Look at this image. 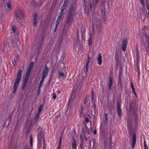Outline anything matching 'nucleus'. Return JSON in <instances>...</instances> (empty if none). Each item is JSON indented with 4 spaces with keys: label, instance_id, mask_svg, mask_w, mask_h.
<instances>
[{
    "label": "nucleus",
    "instance_id": "5",
    "mask_svg": "<svg viewBox=\"0 0 149 149\" xmlns=\"http://www.w3.org/2000/svg\"><path fill=\"white\" fill-rule=\"evenodd\" d=\"M95 2L94 1H90L89 2V8L88 9L89 12H91L92 8L93 9H95L96 6V5L100 1V0H94Z\"/></svg>",
    "mask_w": 149,
    "mask_h": 149
},
{
    "label": "nucleus",
    "instance_id": "32",
    "mask_svg": "<svg viewBox=\"0 0 149 149\" xmlns=\"http://www.w3.org/2000/svg\"><path fill=\"white\" fill-rule=\"evenodd\" d=\"M95 21L96 22H98V21H99L98 20V19L97 18V17L95 16L94 18H93V21Z\"/></svg>",
    "mask_w": 149,
    "mask_h": 149
},
{
    "label": "nucleus",
    "instance_id": "52",
    "mask_svg": "<svg viewBox=\"0 0 149 149\" xmlns=\"http://www.w3.org/2000/svg\"><path fill=\"white\" fill-rule=\"evenodd\" d=\"M140 2L143 5H144V0H140Z\"/></svg>",
    "mask_w": 149,
    "mask_h": 149
},
{
    "label": "nucleus",
    "instance_id": "16",
    "mask_svg": "<svg viewBox=\"0 0 149 149\" xmlns=\"http://www.w3.org/2000/svg\"><path fill=\"white\" fill-rule=\"evenodd\" d=\"M73 142L72 143V149H77V143L75 140L73 138Z\"/></svg>",
    "mask_w": 149,
    "mask_h": 149
},
{
    "label": "nucleus",
    "instance_id": "10",
    "mask_svg": "<svg viewBox=\"0 0 149 149\" xmlns=\"http://www.w3.org/2000/svg\"><path fill=\"white\" fill-rule=\"evenodd\" d=\"M93 25H95L97 30H100L102 26V23L100 21L98 22L93 21Z\"/></svg>",
    "mask_w": 149,
    "mask_h": 149
},
{
    "label": "nucleus",
    "instance_id": "56",
    "mask_svg": "<svg viewBox=\"0 0 149 149\" xmlns=\"http://www.w3.org/2000/svg\"><path fill=\"white\" fill-rule=\"evenodd\" d=\"M58 26H56V24L55 27V28L54 30V32H56V30L57 29V28L58 27Z\"/></svg>",
    "mask_w": 149,
    "mask_h": 149
},
{
    "label": "nucleus",
    "instance_id": "4",
    "mask_svg": "<svg viewBox=\"0 0 149 149\" xmlns=\"http://www.w3.org/2000/svg\"><path fill=\"white\" fill-rule=\"evenodd\" d=\"M74 17V15L68 14L65 25V28L66 29H68L70 27L72 22L73 21Z\"/></svg>",
    "mask_w": 149,
    "mask_h": 149
},
{
    "label": "nucleus",
    "instance_id": "38",
    "mask_svg": "<svg viewBox=\"0 0 149 149\" xmlns=\"http://www.w3.org/2000/svg\"><path fill=\"white\" fill-rule=\"evenodd\" d=\"M136 56L137 58V63L139 62V54L137 52L136 53Z\"/></svg>",
    "mask_w": 149,
    "mask_h": 149
},
{
    "label": "nucleus",
    "instance_id": "12",
    "mask_svg": "<svg viewBox=\"0 0 149 149\" xmlns=\"http://www.w3.org/2000/svg\"><path fill=\"white\" fill-rule=\"evenodd\" d=\"M136 143V135L135 134H134L132 137V148L133 149L134 148Z\"/></svg>",
    "mask_w": 149,
    "mask_h": 149
},
{
    "label": "nucleus",
    "instance_id": "29",
    "mask_svg": "<svg viewBox=\"0 0 149 149\" xmlns=\"http://www.w3.org/2000/svg\"><path fill=\"white\" fill-rule=\"evenodd\" d=\"M61 19V18H60L59 17H58V18H57V21H56V26H58V25Z\"/></svg>",
    "mask_w": 149,
    "mask_h": 149
},
{
    "label": "nucleus",
    "instance_id": "60",
    "mask_svg": "<svg viewBox=\"0 0 149 149\" xmlns=\"http://www.w3.org/2000/svg\"><path fill=\"white\" fill-rule=\"evenodd\" d=\"M130 85H131V86H134V85H133V83H132V82H131V84H130Z\"/></svg>",
    "mask_w": 149,
    "mask_h": 149
},
{
    "label": "nucleus",
    "instance_id": "62",
    "mask_svg": "<svg viewBox=\"0 0 149 149\" xmlns=\"http://www.w3.org/2000/svg\"><path fill=\"white\" fill-rule=\"evenodd\" d=\"M43 39H42V41H41V43H40V45H41L42 44V41H43Z\"/></svg>",
    "mask_w": 149,
    "mask_h": 149
},
{
    "label": "nucleus",
    "instance_id": "34",
    "mask_svg": "<svg viewBox=\"0 0 149 149\" xmlns=\"http://www.w3.org/2000/svg\"><path fill=\"white\" fill-rule=\"evenodd\" d=\"M62 137L61 136L60 137V139L59 141V149L60 148H61V142L62 141Z\"/></svg>",
    "mask_w": 149,
    "mask_h": 149
},
{
    "label": "nucleus",
    "instance_id": "40",
    "mask_svg": "<svg viewBox=\"0 0 149 149\" xmlns=\"http://www.w3.org/2000/svg\"><path fill=\"white\" fill-rule=\"evenodd\" d=\"M40 88H38V89L37 92V95L38 96L39 95L40 93Z\"/></svg>",
    "mask_w": 149,
    "mask_h": 149
},
{
    "label": "nucleus",
    "instance_id": "61",
    "mask_svg": "<svg viewBox=\"0 0 149 149\" xmlns=\"http://www.w3.org/2000/svg\"><path fill=\"white\" fill-rule=\"evenodd\" d=\"M145 148V149H148V147H144Z\"/></svg>",
    "mask_w": 149,
    "mask_h": 149
},
{
    "label": "nucleus",
    "instance_id": "6",
    "mask_svg": "<svg viewBox=\"0 0 149 149\" xmlns=\"http://www.w3.org/2000/svg\"><path fill=\"white\" fill-rule=\"evenodd\" d=\"M15 36V38H12L11 39V43L13 45L14 47H17L19 45L20 43L19 42L17 36Z\"/></svg>",
    "mask_w": 149,
    "mask_h": 149
},
{
    "label": "nucleus",
    "instance_id": "49",
    "mask_svg": "<svg viewBox=\"0 0 149 149\" xmlns=\"http://www.w3.org/2000/svg\"><path fill=\"white\" fill-rule=\"evenodd\" d=\"M33 24L34 26H36L37 24V20L33 21Z\"/></svg>",
    "mask_w": 149,
    "mask_h": 149
},
{
    "label": "nucleus",
    "instance_id": "3",
    "mask_svg": "<svg viewBox=\"0 0 149 149\" xmlns=\"http://www.w3.org/2000/svg\"><path fill=\"white\" fill-rule=\"evenodd\" d=\"M22 75V71L20 69L19 70V71L17 74V76L15 79V82L13 86V93H15L18 87L19 83V82L20 80L21 79Z\"/></svg>",
    "mask_w": 149,
    "mask_h": 149
},
{
    "label": "nucleus",
    "instance_id": "57",
    "mask_svg": "<svg viewBox=\"0 0 149 149\" xmlns=\"http://www.w3.org/2000/svg\"><path fill=\"white\" fill-rule=\"evenodd\" d=\"M93 133L94 134H95L96 133V130H94L93 131Z\"/></svg>",
    "mask_w": 149,
    "mask_h": 149
},
{
    "label": "nucleus",
    "instance_id": "15",
    "mask_svg": "<svg viewBox=\"0 0 149 149\" xmlns=\"http://www.w3.org/2000/svg\"><path fill=\"white\" fill-rule=\"evenodd\" d=\"M103 122L104 123V124L106 125L107 124L108 121V114L107 113L105 114L103 118Z\"/></svg>",
    "mask_w": 149,
    "mask_h": 149
},
{
    "label": "nucleus",
    "instance_id": "37",
    "mask_svg": "<svg viewBox=\"0 0 149 149\" xmlns=\"http://www.w3.org/2000/svg\"><path fill=\"white\" fill-rule=\"evenodd\" d=\"M80 91V87L79 86H77V89L76 91V92L77 93H79Z\"/></svg>",
    "mask_w": 149,
    "mask_h": 149
},
{
    "label": "nucleus",
    "instance_id": "2",
    "mask_svg": "<svg viewBox=\"0 0 149 149\" xmlns=\"http://www.w3.org/2000/svg\"><path fill=\"white\" fill-rule=\"evenodd\" d=\"M38 146L39 147H41L42 145V141H43L44 148H45V144L44 140V135L43 132L39 129L38 130Z\"/></svg>",
    "mask_w": 149,
    "mask_h": 149
},
{
    "label": "nucleus",
    "instance_id": "35",
    "mask_svg": "<svg viewBox=\"0 0 149 149\" xmlns=\"http://www.w3.org/2000/svg\"><path fill=\"white\" fill-rule=\"evenodd\" d=\"M146 4H147V8L148 10V17H149V4L148 3L147 1H146Z\"/></svg>",
    "mask_w": 149,
    "mask_h": 149
},
{
    "label": "nucleus",
    "instance_id": "48",
    "mask_svg": "<svg viewBox=\"0 0 149 149\" xmlns=\"http://www.w3.org/2000/svg\"><path fill=\"white\" fill-rule=\"evenodd\" d=\"M147 28V27H146V26H143L142 29V30L143 31H144Z\"/></svg>",
    "mask_w": 149,
    "mask_h": 149
},
{
    "label": "nucleus",
    "instance_id": "9",
    "mask_svg": "<svg viewBox=\"0 0 149 149\" xmlns=\"http://www.w3.org/2000/svg\"><path fill=\"white\" fill-rule=\"evenodd\" d=\"M49 69V68L47 67V65H46L45 66V68L43 71L42 77L44 78H45L48 74Z\"/></svg>",
    "mask_w": 149,
    "mask_h": 149
},
{
    "label": "nucleus",
    "instance_id": "54",
    "mask_svg": "<svg viewBox=\"0 0 149 149\" xmlns=\"http://www.w3.org/2000/svg\"><path fill=\"white\" fill-rule=\"evenodd\" d=\"M92 38L91 36H90L89 38V41H91L92 40Z\"/></svg>",
    "mask_w": 149,
    "mask_h": 149
},
{
    "label": "nucleus",
    "instance_id": "11",
    "mask_svg": "<svg viewBox=\"0 0 149 149\" xmlns=\"http://www.w3.org/2000/svg\"><path fill=\"white\" fill-rule=\"evenodd\" d=\"M62 71V72L60 71L59 72L58 74L59 76L65 77L66 76H65V73H66L67 72H66V68L65 67H63Z\"/></svg>",
    "mask_w": 149,
    "mask_h": 149
},
{
    "label": "nucleus",
    "instance_id": "30",
    "mask_svg": "<svg viewBox=\"0 0 149 149\" xmlns=\"http://www.w3.org/2000/svg\"><path fill=\"white\" fill-rule=\"evenodd\" d=\"M7 7L9 8L10 9H11V4L9 2H7Z\"/></svg>",
    "mask_w": 149,
    "mask_h": 149
},
{
    "label": "nucleus",
    "instance_id": "51",
    "mask_svg": "<svg viewBox=\"0 0 149 149\" xmlns=\"http://www.w3.org/2000/svg\"><path fill=\"white\" fill-rule=\"evenodd\" d=\"M64 9H61V12L60 13L63 14L64 12Z\"/></svg>",
    "mask_w": 149,
    "mask_h": 149
},
{
    "label": "nucleus",
    "instance_id": "13",
    "mask_svg": "<svg viewBox=\"0 0 149 149\" xmlns=\"http://www.w3.org/2000/svg\"><path fill=\"white\" fill-rule=\"evenodd\" d=\"M127 43V41L126 39H124L122 41V47L123 50V51H125L126 49V45Z\"/></svg>",
    "mask_w": 149,
    "mask_h": 149
},
{
    "label": "nucleus",
    "instance_id": "22",
    "mask_svg": "<svg viewBox=\"0 0 149 149\" xmlns=\"http://www.w3.org/2000/svg\"><path fill=\"white\" fill-rule=\"evenodd\" d=\"M68 1V0H64V3L63 5L62 6L61 9H65Z\"/></svg>",
    "mask_w": 149,
    "mask_h": 149
},
{
    "label": "nucleus",
    "instance_id": "24",
    "mask_svg": "<svg viewBox=\"0 0 149 149\" xmlns=\"http://www.w3.org/2000/svg\"><path fill=\"white\" fill-rule=\"evenodd\" d=\"M33 65V63L31 62L27 70L31 71Z\"/></svg>",
    "mask_w": 149,
    "mask_h": 149
},
{
    "label": "nucleus",
    "instance_id": "63",
    "mask_svg": "<svg viewBox=\"0 0 149 149\" xmlns=\"http://www.w3.org/2000/svg\"><path fill=\"white\" fill-rule=\"evenodd\" d=\"M84 102L85 104H86V100H85V101Z\"/></svg>",
    "mask_w": 149,
    "mask_h": 149
},
{
    "label": "nucleus",
    "instance_id": "45",
    "mask_svg": "<svg viewBox=\"0 0 149 149\" xmlns=\"http://www.w3.org/2000/svg\"><path fill=\"white\" fill-rule=\"evenodd\" d=\"M63 14L59 13V16H58V17H59L60 18H61L63 16Z\"/></svg>",
    "mask_w": 149,
    "mask_h": 149
},
{
    "label": "nucleus",
    "instance_id": "64",
    "mask_svg": "<svg viewBox=\"0 0 149 149\" xmlns=\"http://www.w3.org/2000/svg\"><path fill=\"white\" fill-rule=\"evenodd\" d=\"M70 97H71V98H72V95H71V96H70Z\"/></svg>",
    "mask_w": 149,
    "mask_h": 149
},
{
    "label": "nucleus",
    "instance_id": "27",
    "mask_svg": "<svg viewBox=\"0 0 149 149\" xmlns=\"http://www.w3.org/2000/svg\"><path fill=\"white\" fill-rule=\"evenodd\" d=\"M39 113H37L34 120V122L37 123L39 117Z\"/></svg>",
    "mask_w": 149,
    "mask_h": 149
},
{
    "label": "nucleus",
    "instance_id": "41",
    "mask_svg": "<svg viewBox=\"0 0 149 149\" xmlns=\"http://www.w3.org/2000/svg\"><path fill=\"white\" fill-rule=\"evenodd\" d=\"M30 144L31 146H32L33 144V139L32 138L31 136L30 137Z\"/></svg>",
    "mask_w": 149,
    "mask_h": 149
},
{
    "label": "nucleus",
    "instance_id": "18",
    "mask_svg": "<svg viewBox=\"0 0 149 149\" xmlns=\"http://www.w3.org/2000/svg\"><path fill=\"white\" fill-rule=\"evenodd\" d=\"M97 59L98 61V63L99 65H101L102 63V56L100 54H99Z\"/></svg>",
    "mask_w": 149,
    "mask_h": 149
},
{
    "label": "nucleus",
    "instance_id": "42",
    "mask_svg": "<svg viewBox=\"0 0 149 149\" xmlns=\"http://www.w3.org/2000/svg\"><path fill=\"white\" fill-rule=\"evenodd\" d=\"M91 93H92V94H91L92 99L93 100V97L94 96V93L93 91V90H91Z\"/></svg>",
    "mask_w": 149,
    "mask_h": 149
},
{
    "label": "nucleus",
    "instance_id": "23",
    "mask_svg": "<svg viewBox=\"0 0 149 149\" xmlns=\"http://www.w3.org/2000/svg\"><path fill=\"white\" fill-rule=\"evenodd\" d=\"M144 37L147 43L148 46H149V37L147 34L145 35Z\"/></svg>",
    "mask_w": 149,
    "mask_h": 149
},
{
    "label": "nucleus",
    "instance_id": "8",
    "mask_svg": "<svg viewBox=\"0 0 149 149\" xmlns=\"http://www.w3.org/2000/svg\"><path fill=\"white\" fill-rule=\"evenodd\" d=\"M9 47L8 44L6 43L4 44L3 47L2 48L3 52L5 54L7 55L8 53L9 50Z\"/></svg>",
    "mask_w": 149,
    "mask_h": 149
},
{
    "label": "nucleus",
    "instance_id": "58",
    "mask_svg": "<svg viewBox=\"0 0 149 149\" xmlns=\"http://www.w3.org/2000/svg\"><path fill=\"white\" fill-rule=\"evenodd\" d=\"M91 44H92V43L91 42V41H89V45H91Z\"/></svg>",
    "mask_w": 149,
    "mask_h": 149
},
{
    "label": "nucleus",
    "instance_id": "36",
    "mask_svg": "<svg viewBox=\"0 0 149 149\" xmlns=\"http://www.w3.org/2000/svg\"><path fill=\"white\" fill-rule=\"evenodd\" d=\"M31 72V71L27 70L25 76L29 77V76Z\"/></svg>",
    "mask_w": 149,
    "mask_h": 149
},
{
    "label": "nucleus",
    "instance_id": "26",
    "mask_svg": "<svg viewBox=\"0 0 149 149\" xmlns=\"http://www.w3.org/2000/svg\"><path fill=\"white\" fill-rule=\"evenodd\" d=\"M45 79V78H43L42 77L41 78V80L40 82L38 88H40L41 87L43 84V82H44Z\"/></svg>",
    "mask_w": 149,
    "mask_h": 149
},
{
    "label": "nucleus",
    "instance_id": "44",
    "mask_svg": "<svg viewBox=\"0 0 149 149\" xmlns=\"http://www.w3.org/2000/svg\"><path fill=\"white\" fill-rule=\"evenodd\" d=\"M146 51L149 55V46H148L146 48Z\"/></svg>",
    "mask_w": 149,
    "mask_h": 149
},
{
    "label": "nucleus",
    "instance_id": "46",
    "mask_svg": "<svg viewBox=\"0 0 149 149\" xmlns=\"http://www.w3.org/2000/svg\"><path fill=\"white\" fill-rule=\"evenodd\" d=\"M27 81H28L24 80V82H23V84H24V86L26 85V84L27 83Z\"/></svg>",
    "mask_w": 149,
    "mask_h": 149
},
{
    "label": "nucleus",
    "instance_id": "43",
    "mask_svg": "<svg viewBox=\"0 0 149 149\" xmlns=\"http://www.w3.org/2000/svg\"><path fill=\"white\" fill-rule=\"evenodd\" d=\"M37 17L36 15H34L33 17V21L37 20Z\"/></svg>",
    "mask_w": 149,
    "mask_h": 149
},
{
    "label": "nucleus",
    "instance_id": "21",
    "mask_svg": "<svg viewBox=\"0 0 149 149\" xmlns=\"http://www.w3.org/2000/svg\"><path fill=\"white\" fill-rule=\"evenodd\" d=\"M11 30H12V33L13 32L14 33H15V34L16 35H15V36L16 35V36H17V31L16 30V29L15 28V27L14 26H12V27Z\"/></svg>",
    "mask_w": 149,
    "mask_h": 149
},
{
    "label": "nucleus",
    "instance_id": "7",
    "mask_svg": "<svg viewBox=\"0 0 149 149\" xmlns=\"http://www.w3.org/2000/svg\"><path fill=\"white\" fill-rule=\"evenodd\" d=\"M24 13L21 10H19L15 14V16L18 19H22L24 17Z\"/></svg>",
    "mask_w": 149,
    "mask_h": 149
},
{
    "label": "nucleus",
    "instance_id": "28",
    "mask_svg": "<svg viewBox=\"0 0 149 149\" xmlns=\"http://www.w3.org/2000/svg\"><path fill=\"white\" fill-rule=\"evenodd\" d=\"M42 107H43V105H42L41 104L40 105V106L38 108V113L40 114V113L41 112L42 109Z\"/></svg>",
    "mask_w": 149,
    "mask_h": 149
},
{
    "label": "nucleus",
    "instance_id": "20",
    "mask_svg": "<svg viewBox=\"0 0 149 149\" xmlns=\"http://www.w3.org/2000/svg\"><path fill=\"white\" fill-rule=\"evenodd\" d=\"M109 86L108 88L110 90L111 89V86L112 84V79L111 77L109 79Z\"/></svg>",
    "mask_w": 149,
    "mask_h": 149
},
{
    "label": "nucleus",
    "instance_id": "50",
    "mask_svg": "<svg viewBox=\"0 0 149 149\" xmlns=\"http://www.w3.org/2000/svg\"><path fill=\"white\" fill-rule=\"evenodd\" d=\"M29 78V77L25 76L24 80L28 81V80Z\"/></svg>",
    "mask_w": 149,
    "mask_h": 149
},
{
    "label": "nucleus",
    "instance_id": "53",
    "mask_svg": "<svg viewBox=\"0 0 149 149\" xmlns=\"http://www.w3.org/2000/svg\"><path fill=\"white\" fill-rule=\"evenodd\" d=\"M89 121V119L88 118H86L85 119V121L86 122H88Z\"/></svg>",
    "mask_w": 149,
    "mask_h": 149
},
{
    "label": "nucleus",
    "instance_id": "14",
    "mask_svg": "<svg viewBox=\"0 0 149 149\" xmlns=\"http://www.w3.org/2000/svg\"><path fill=\"white\" fill-rule=\"evenodd\" d=\"M90 57L88 55V58H87V61L86 66V70H85L84 71L86 73L88 70V68L89 67V63L90 62Z\"/></svg>",
    "mask_w": 149,
    "mask_h": 149
},
{
    "label": "nucleus",
    "instance_id": "25",
    "mask_svg": "<svg viewBox=\"0 0 149 149\" xmlns=\"http://www.w3.org/2000/svg\"><path fill=\"white\" fill-rule=\"evenodd\" d=\"M117 111L118 116L120 118L121 115V109L120 108H117Z\"/></svg>",
    "mask_w": 149,
    "mask_h": 149
},
{
    "label": "nucleus",
    "instance_id": "55",
    "mask_svg": "<svg viewBox=\"0 0 149 149\" xmlns=\"http://www.w3.org/2000/svg\"><path fill=\"white\" fill-rule=\"evenodd\" d=\"M144 147H147V145L146 143V141H144Z\"/></svg>",
    "mask_w": 149,
    "mask_h": 149
},
{
    "label": "nucleus",
    "instance_id": "17",
    "mask_svg": "<svg viewBox=\"0 0 149 149\" xmlns=\"http://www.w3.org/2000/svg\"><path fill=\"white\" fill-rule=\"evenodd\" d=\"M73 7H74L73 5L72 4L71 5L70 7V8L69 10V11H68V14L74 15V13L73 12Z\"/></svg>",
    "mask_w": 149,
    "mask_h": 149
},
{
    "label": "nucleus",
    "instance_id": "39",
    "mask_svg": "<svg viewBox=\"0 0 149 149\" xmlns=\"http://www.w3.org/2000/svg\"><path fill=\"white\" fill-rule=\"evenodd\" d=\"M120 103L118 100L117 102V108H120Z\"/></svg>",
    "mask_w": 149,
    "mask_h": 149
},
{
    "label": "nucleus",
    "instance_id": "19",
    "mask_svg": "<svg viewBox=\"0 0 149 149\" xmlns=\"http://www.w3.org/2000/svg\"><path fill=\"white\" fill-rule=\"evenodd\" d=\"M141 17L143 20H145L146 17V15L145 13L143 10L141 11Z\"/></svg>",
    "mask_w": 149,
    "mask_h": 149
},
{
    "label": "nucleus",
    "instance_id": "47",
    "mask_svg": "<svg viewBox=\"0 0 149 149\" xmlns=\"http://www.w3.org/2000/svg\"><path fill=\"white\" fill-rule=\"evenodd\" d=\"M53 97H52V98L53 99H55L56 98V95L54 93H53Z\"/></svg>",
    "mask_w": 149,
    "mask_h": 149
},
{
    "label": "nucleus",
    "instance_id": "31",
    "mask_svg": "<svg viewBox=\"0 0 149 149\" xmlns=\"http://www.w3.org/2000/svg\"><path fill=\"white\" fill-rule=\"evenodd\" d=\"M97 143H95V140H94L93 141V144L92 149H96Z\"/></svg>",
    "mask_w": 149,
    "mask_h": 149
},
{
    "label": "nucleus",
    "instance_id": "59",
    "mask_svg": "<svg viewBox=\"0 0 149 149\" xmlns=\"http://www.w3.org/2000/svg\"><path fill=\"white\" fill-rule=\"evenodd\" d=\"M26 85L24 86V84H23V85L22 86V89H24V88H25Z\"/></svg>",
    "mask_w": 149,
    "mask_h": 149
},
{
    "label": "nucleus",
    "instance_id": "33",
    "mask_svg": "<svg viewBox=\"0 0 149 149\" xmlns=\"http://www.w3.org/2000/svg\"><path fill=\"white\" fill-rule=\"evenodd\" d=\"M131 88H132V92L134 93V94L136 96V93L135 92V89H134V86H131Z\"/></svg>",
    "mask_w": 149,
    "mask_h": 149
},
{
    "label": "nucleus",
    "instance_id": "1",
    "mask_svg": "<svg viewBox=\"0 0 149 149\" xmlns=\"http://www.w3.org/2000/svg\"><path fill=\"white\" fill-rule=\"evenodd\" d=\"M101 10L102 18L104 22H106L107 17L105 15L106 10L109 8V3L107 2L106 1L104 0L101 2V4L100 7Z\"/></svg>",
    "mask_w": 149,
    "mask_h": 149
}]
</instances>
